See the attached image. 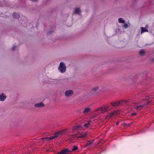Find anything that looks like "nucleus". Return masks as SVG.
Wrapping results in <instances>:
<instances>
[{
	"label": "nucleus",
	"instance_id": "f257e3e1",
	"mask_svg": "<svg viewBox=\"0 0 154 154\" xmlns=\"http://www.w3.org/2000/svg\"><path fill=\"white\" fill-rule=\"evenodd\" d=\"M133 102H134V100H133L131 99H125L112 103H111V105L113 107H116L120 105H124L125 104H128V103H134Z\"/></svg>",
	"mask_w": 154,
	"mask_h": 154
},
{
	"label": "nucleus",
	"instance_id": "c756f323",
	"mask_svg": "<svg viewBox=\"0 0 154 154\" xmlns=\"http://www.w3.org/2000/svg\"><path fill=\"white\" fill-rule=\"evenodd\" d=\"M33 2H38V0H31Z\"/></svg>",
	"mask_w": 154,
	"mask_h": 154
},
{
	"label": "nucleus",
	"instance_id": "c85d7f7f",
	"mask_svg": "<svg viewBox=\"0 0 154 154\" xmlns=\"http://www.w3.org/2000/svg\"><path fill=\"white\" fill-rule=\"evenodd\" d=\"M149 99V97H146L145 99H144V101L146 100H148Z\"/></svg>",
	"mask_w": 154,
	"mask_h": 154
},
{
	"label": "nucleus",
	"instance_id": "a211bd4d",
	"mask_svg": "<svg viewBox=\"0 0 154 154\" xmlns=\"http://www.w3.org/2000/svg\"><path fill=\"white\" fill-rule=\"evenodd\" d=\"M141 33H142L144 32H148V30L146 28H144L143 27H142L141 28Z\"/></svg>",
	"mask_w": 154,
	"mask_h": 154
},
{
	"label": "nucleus",
	"instance_id": "f8f14e48",
	"mask_svg": "<svg viewBox=\"0 0 154 154\" xmlns=\"http://www.w3.org/2000/svg\"><path fill=\"white\" fill-rule=\"evenodd\" d=\"M149 76H150V75L149 74H148L146 75V77L145 81H148V82H147V83H146L145 82L144 84H146V83H149V81L151 80V78L149 77Z\"/></svg>",
	"mask_w": 154,
	"mask_h": 154
},
{
	"label": "nucleus",
	"instance_id": "473e14b6",
	"mask_svg": "<svg viewBox=\"0 0 154 154\" xmlns=\"http://www.w3.org/2000/svg\"><path fill=\"white\" fill-rule=\"evenodd\" d=\"M113 115V113H112V116H111V117H112V116Z\"/></svg>",
	"mask_w": 154,
	"mask_h": 154
},
{
	"label": "nucleus",
	"instance_id": "9b49d317",
	"mask_svg": "<svg viewBox=\"0 0 154 154\" xmlns=\"http://www.w3.org/2000/svg\"><path fill=\"white\" fill-rule=\"evenodd\" d=\"M35 107H42L44 106V104L42 103H40L35 104Z\"/></svg>",
	"mask_w": 154,
	"mask_h": 154
},
{
	"label": "nucleus",
	"instance_id": "4468645a",
	"mask_svg": "<svg viewBox=\"0 0 154 154\" xmlns=\"http://www.w3.org/2000/svg\"><path fill=\"white\" fill-rule=\"evenodd\" d=\"M91 109L90 108L88 107L87 108L84 109L83 111V113L86 114L88 112H90V111Z\"/></svg>",
	"mask_w": 154,
	"mask_h": 154
},
{
	"label": "nucleus",
	"instance_id": "2f4dec72",
	"mask_svg": "<svg viewBox=\"0 0 154 154\" xmlns=\"http://www.w3.org/2000/svg\"><path fill=\"white\" fill-rule=\"evenodd\" d=\"M50 33H51L50 32H48V34L49 35L50 34Z\"/></svg>",
	"mask_w": 154,
	"mask_h": 154
},
{
	"label": "nucleus",
	"instance_id": "9d476101",
	"mask_svg": "<svg viewBox=\"0 0 154 154\" xmlns=\"http://www.w3.org/2000/svg\"><path fill=\"white\" fill-rule=\"evenodd\" d=\"M108 108V106H103L100 108V110L102 112H104L106 111Z\"/></svg>",
	"mask_w": 154,
	"mask_h": 154
},
{
	"label": "nucleus",
	"instance_id": "6e6552de",
	"mask_svg": "<svg viewBox=\"0 0 154 154\" xmlns=\"http://www.w3.org/2000/svg\"><path fill=\"white\" fill-rule=\"evenodd\" d=\"M57 136L55 135L54 136L51 137H45L41 138V140L44 141H47L48 140H51L55 139L57 137Z\"/></svg>",
	"mask_w": 154,
	"mask_h": 154
},
{
	"label": "nucleus",
	"instance_id": "423d86ee",
	"mask_svg": "<svg viewBox=\"0 0 154 154\" xmlns=\"http://www.w3.org/2000/svg\"><path fill=\"white\" fill-rule=\"evenodd\" d=\"M83 129V127L82 125H75L73 127L72 131H74L78 130Z\"/></svg>",
	"mask_w": 154,
	"mask_h": 154
},
{
	"label": "nucleus",
	"instance_id": "f3484780",
	"mask_svg": "<svg viewBox=\"0 0 154 154\" xmlns=\"http://www.w3.org/2000/svg\"><path fill=\"white\" fill-rule=\"evenodd\" d=\"M150 101H147L146 102H145L144 103H143V102H139V103L143 104V106L145 107V106L148 105L150 103Z\"/></svg>",
	"mask_w": 154,
	"mask_h": 154
},
{
	"label": "nucleus",
	"instance_id": "ddd939ff",
	"mask_svg": "<svg viewBox=\"0 0 154 154\" xmlns=\"http://www.w3.org/2000/svg\"><path fill=\"white\" fill-rule=\"evenodd\" d=\"M14 18L16 19H18L20 17V15L19 13H14L13 14Z\"/></svg>",
	"mask_w": 154,
	"mask_h": 154
},
{
	"label": "nucleus",
	"instance_id": "7c9ffc66",
	"mask_svg": "<svg viewBox=\"0 0 154 154\" xmlns=\"http://www.w3.org/2000/svg\"><path fill=\"white\" fill-rule=\"evenodd\" d=\"M119 122H117L116 123V124L117 125H118L119 124Z\"/></svg>",
	"mask_w": 154,
	"mask_h": 154
},
{
	"label": "nucleus",
	"instance_id": "4be33fe9",
	"mask_svg": "<svg viewBox=\"0 0 154 154\" xmlns=\"http://www.w3.org/2000/svg\"><path fill=\"white\" fill-rule=\"evenodd\" d=\"M78 147L76 146H74L72 149V151H75L78 149Z\"/></svg>",
	"mask_w": 154,
	"mask_h": 154
},
{
	"label": "nucleus",
	"instance_id": "f03ea898",
	"mask_svg": "<svg viewBox=\"0 0 154 154\" xmlns=\"http://www.w3.org/2000/svg\"><path fill=\"white\" fill-rule=\"evenodd\" d=\"M88 136V134L86 132H82L79 134H76L74 135L75 137L77 138H86Z\"/></svg>",
	"mask_w": 154,
	"mask_h": 154
},
{
	"label": "nucleus",
	"instance_id": "393cba45",
	"mask_svg": "<svg viewBox=\"0 0 154 154\" xmlns=\"http://www.w3.org/2000/svg\"><path fill=\"white\" fill-rule=\"evenodd\" d=\"M131 123H128V124H125V125L126 126H127L128 127H129L131 126Z\"/></svg>",
	"mask_w": 154,
	"mask_h": 154
},
{
	"label": "nucleus",
	"instance_id": "1a4fd4ad",
	"mask_svg": "<svg viewBox=\"0 0 154 154\" xmlns=\"http://www.w3.org/2000/svg\"><path fill=\"white\" fill-rule=\"evenodd\" d=\"M6 95L4 93H2L0 94V101H4L6 98Z\"/></svg>",
	"mask_w": 154,
	"mask_h": 154
},
{
	"label": "nucleus",
	"instance_id": "412c9836",
	"mask_svg": "<svg viewBox=\"0 0 154 154\" xmlns=\"http://www.w3.org/2000/svg\"><path fill=\"white\" fill-rule=\"evenodd\" d=\"M90 125L89 122L85 123L83 125V126L85 127H86V128H88L89 127V125Z\"/></svg>",
	"mask_w": 154,
	"mask_h": 154
},
{
	"label": "nucleus",
	"instance_id": "bb28decb",
	"mask_svg": "<svg viewBox=\"0 0 154 154\" xmlns=\"http://www.w3.org/2000/svg\"><path fill=\"white\" fill-rule=\"evenodd\" d=\"M15 46H14L12 47V50L14 51L15 50Z\"/></svg>",
	"mask_w": 154,
	"mask_h": 154
},
{
	"label": "nucleus",
	"instance_id": "2eb2a0df",
	"mask_svg": "<svg viewBox=\"0 0 154 154\" xmlns=\"http://www.w3.org/2000/svg\"><path fill=\"white\" fill-rule=\"evenodd\" d=\"M94 140H90L88 141L86 143V146H89L92 144L94 142Z\"/></svg>",
	"mask_w": 154,
	"mask_h": 154
},
{
	"label": "nucleus",
	"instance_id": "7ed1b4c3",
	"mask_svg": "<svg viewBox=\"0 0 154 154\" xmlns=\"http://www.w3.org/2000/svg\"><path fill=\"white\" fill-rule=\"evenodd\" d=\"M58 69L61 73H63L66 72V67L63 62H61L60 63Z\"/></svg>",
	"mask_w": 154,
	"mask_h": 154
},
{
	"label": "nucleus",
	"instance_id": "dca6fc26",
	"mask_svg": "<svg viewBox=\"0 0 154 154\" xmlns=\"http://www.w3.org/2000/svg\"><path fill=\"white\" fill-rule=\"evenodd\" d=\"M81 12L79 8H76L74 10L75 13H77L79 14Z\"/></svg>",
	"mask_w": 154,
	"mask_h": 154
},
{
	"label": "nucleus",
	"instance_id": "aec40b11",
	"mask_svg": "<svg viewBox=\"0 0 154 154\" xmlns=\"http://www.w3.org/2000/svg\"><path fill=\"white\" fill-rule=\"evenodd\" d=\"M119 22V23H125V20H123L122 18H120L118 19Z\"/></svg>",
	"mask_w": 154,
	"mask_h": 154
},
{
	"label": "nucleus",
	"instance_id": "cd10ccee",
	"mask_svg": "<svg viewBox=\"0 0 154 154\" xmlns=\"http://www.w3.org/2000/svg\"><path fill=\"white\" fill-rule=\"evenodd\" d=\"M59 134V133H56L54 134V136L56 135V136H57V137L58 136V135Z\"/></svg>",
	"mask_w": 154,
	"mask_h": 154
},
{
	"label": "nucleus",
	"instance_id": "72a5a7b5",
	"mask_svg": "<svg viewBox=\"0 0 154 154\" xmlns=\"http://www.w3.org/2000/svg\"><path fill=\"white\" fill-rule=\"evenodd\" d=\"M153 61H154V58L153 59Z\"/></svg>",
	"mask_w": 154,
	"mask_h": 154
},
{
	"label": "nucleus",
	"instance_id": "20e7f679",
	"mask_svg": "<svg viewBox=\"0 0 154 154\" xmlns=\"http://www.w3.org/2000/svg\"><path fill=\"white\" fill-rule=\"evenodd\" d=\"M140 104L139 103H137L136 105L134 107V109L138 111L143 109L144 107L143 106V104H141V105H139V104Z\"/></svg>",
	"mask_w": 154,
	"mask_h": 154
},
{
	"label": "nucleus",
	"instance_id": "0eeeda50",
	"mask_svg": "<svg viewBox=\"0 0 154 154\" xmlns=\"http://www.w3.org/2000/svg\"><path fill=\"white\" fill-rule=\"evenodd\" d=\"M74 92L72 90H68L65 91V94L66 97H69L72 96Z\"/></svg>",
	"mask_w": 154,
	"mask_h": 154
},
{
	"label": "nucleus",
	"instance_id": "39448f33",
	"mask_svg": "<svg viewBox=\"0 0 154 154\" xmlns=\"http://www.w3.org/2000/svg\"><path fill=\"white\" fill-rule=\"evenodd\" d=\"M72 151L70 150L67 148H64L58 154H69V153L71 152Z\"/></svg>",
	"mask_w": 154,
	"mask_h": 154
},
{
	"label": "nucleus",
	"instance_id": "5701e85b",
	"mask_svg": "<svg viewBox=\"0 0 154 154\" xmlns=\"http://www.w3.org/2000/svg\"><path fill=\"white\" fill-rule=\"evenodd\" d=\"M128 24L125 23L123 25V27L126 28H128Z\"/></svg>",
	"mask_w": 154,
	"mask_h": 154
},
{
	"label": "nucleus",
	"instance_id": "b1692460",
	"mask_svg": "<svg viewBox=\"0 0 154 154\" xmlns=\"http://www.w3.org/2000/svg\"><path fill=\"white\" fill-rule=\"evenodd\" d=\"M137 113L136 112H133L131 114V115L132 116H134L137 115Z\"/></svg>",
	"mask_w": 154,
	"mask_h": 154
},
{
	"label": "nucleus",
	"instance_id": "a878e982",
	"mask_svg": "<svg viewBox=\"0 0 154 154\" xmlns=\"http://www.w3.org/2000/svg\"><path fill=\"white\" fill-rule=\"evenodd\" d=\"M98 89V87H95L92 89V90L93 91H96Z\"/></svg>",
	"mask_w": 154,
	"mask_h": 154
},
{
	"label": "nucleus",
	"instance_id": "6ab92c4d",
	"mask_svg": "<svg viewBox=\"0 0 154 154\" xmlns=\"http://www.w3.org/2000/svg\"><path fill=\"white\" fill-rule=\"evenodd\" d=\"M139 53L140 55L143 56L145 54V51L143 50H142L140 51Z\"/></svg>",
	"mask_w": 154,
	"mask_h": 154
}]
</instances>
